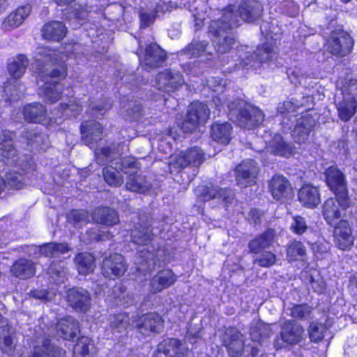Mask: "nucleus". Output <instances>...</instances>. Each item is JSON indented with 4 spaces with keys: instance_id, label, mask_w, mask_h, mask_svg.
Listing matches in <instances>:
<instances>
[{
    "instance_id": "49",
    "label": "nucleus",
    "mask_w": 357,
    "mask_h": 357,
    "mask_svg": "<svg viewBox=\"0 0 357 357\" xmlns=\"http://www.w3.org/2000/svg\"><path fill=\"white\" fill-rule=\"evenodd\" d=\"M103 174L105 181L111 186H119L123 183V178L116 168L108 167L104 169Z\"/></svg>"
},
{
    "instance_id": "1",
    "label": "nucleus",
    "mask_w": 357,
    "mask_h": 357,
    "mask_svg": "<svg viewBox=\"0 0 357 357\" xmlns=\"http://www.w3.org/2000/svg\"><path fill=\"white\" fill-rule=\"evenodd\" d=\"M262 5L255 0H244L236 10L230 6L222 11L221 19L213 21L209 26V33L214 37L213 42L219 53L228 52L235 44V40L227 30L239 25L240 20L244 22H255L262 15Z\"/></svg>"
},
{
    "instance_id": "15",
    "label": "nucleus",
    "mask_w": 357,
    "mask_h": 357,
    "mask_svg": "<svg viewBox=\"0 0 357 357\" xmlns=\"http://www.w3.org/2000/svg\"><path fill=\"white\" fill-rule=\"evenodd\" d=\"M56 332L64 340H73L80 333L79 322L70 315L64 316L56 324Z\"/></svg>"
},
{
    "instance_id": "41",
    "label": "nucleus",
    "mask_w": 357,
    "mask_h": 357,
    "mask_svg": "<svg viewBox=\"0 0 357 357\" xmlns=\"http://www.w3.org/2000/svg\"><path fill=\"white\" fill-rule=\"evenodd\" d=\"M212 199H218L224 202L225 206L229 208L234 201L232 191L227 190H217L216 188L208 190L204 195V201H208Z\"/></svg>"
},
{
    "instance_id": "64",
    "label": "nucleus",
    "mask_w": 357,
    "mask_h": 357,
    "mask_svg": "<svg viewBox=\"0 0 357 357\" xmlns=\"http://www.w3.org/2000/svg\"><path fill=\"white\" fill-rule=\"evenodd\" d=\"M221 98L220 97H218V96H215L213 98V102L215 105V107H217V109L220 111L222 107V105L220 103L221 102Z\"/></svg>"
},
{
    "instance_id": "32",
    "label": "nucleus",
    "mask_w": 357,
    "mask_h": 357,
    "mask_svg": "<svg viewBox=\"0 0 357 357\" xmlns=\"http://www.w3.org/2000/svg\"><path fill=\"white\" fill-rule=\"evenodd\" d=\"M266 151L273 155L287 158L292 155L294 153L292 146L287 143L280 135H275L268 142Z\"/></svg>"
},
{
    "instance_id": "31",
    "label": "nucleus",
    "mask_w": 357,
    "mask_h": 357,
    "mask_svg": "<svg viewBox=\"0 0 357 357\" xmlns=\"http://www.w3.org/2000/svg\"><path fill=\"white\" fill-rule=\"evenodd\" d=\"M66 350L52 344L49 338L44 339L40 345L35 346L32 352V357H66Z\"/></svg>"
},
{
    "instance_id": "55",
    "label": "nucleus",
    "mask_w": 357,
    "mask_h": 357,
    "mask_svg": "<svg viewBox=\"0 0 357 357\" xmlns=\"http://www.w3.org/2000/svg\"><path fill=\"white\" fill-rule=\"evenodd\" d=\"M264 213L258 209H251L248 213L246 219L248 221L253 223L261 222L264 220Z\"/></svg>"
},
{
    "instance_id": "42",
    "label": "nucleus",
    "mask_w": 357,
    "mask_h": 357,
    "mask_svg": "<svg viewBox=\"0 0 357 357\" xmlns=\"http://www.w3.org/2000/svg\"><path fill=\"white\" fill-rule=\"evenodd\" d=\"M290 316L294 318L293 320H307L311 318L313 307L307 303L294 304L290 308Z\"/></svg>"
},
{
    "instance_id": "29",
    "label": "nucleus",
    "mask_w": 357,
    "mask_h": 357,
    "mask_svg": "<svg viewBox=\"0 0 357 357\" xmlns=\"http://www.w3.org/2000/svg\"><path fill=\"white\" fill-rule=\"evenodd\" d=\"M31 10L30 5L18 7L4 19L1 28L6 31H8L18 27L29 15Z\"/></svg>"
},
{
    "instance_id": "57",
    "label": "nucleus",
    "mask_w": 357,
    "mask_h": 357,
    "mask_svg": "<svg viewBox=\"0 0 357 357\" xmlns=\"http://www.w3.org/2000/svg\"><path fill=\"white\" fill-rule=\"evenodd\" d=\"M206 84L208 88L215 91H222V89L224 87V86L222 85V80L215 77H211L208 79Z\"/></svg>"
},
{
    "instance_id": "23",
    "label": "nucleus",
    "mask_w": 357,
    "mask_h": 357,
    "mask_svg": "<svg viewBox=\"0 0 357 357\" xmlns=\"http://www.w3.org/2000/svg\"><path fill=\"white\" fill-rule=\"evenodd\" d=\"M98 349L94 340L86 335H81L73 347L72 357H97Z\"/></svg>"
},
{
    "instance_id": "4",
    "label": "nucleus",
    "mask_w": 357,
    "mask_h": 357,
    "mask_svg": "<svg viewBox=\"0 0 357 357\" xmlns=\"http://www.w3.org/2000/svg\"><path fill=\"white\" fill-rule=\"evenodd\" d=\"M305 340V328L295 320H285L280 326L278 337L273 341L276 351L294 347Z\"/></svg>"
},
{
    "instance_id": "34",
    "label": "nucleus",
    "mask_w": 357,
    "mask_h": 357,
    "mask_svg": "<svg viewBox=\"0 0 357 357\" xmlns=\"http://www.w3.org/2000/svg\"><path fill=\"white\" fill-rule=\"evenodd\" d=\"M287 260L289 263L303 261L306 259L307 252L304 244L298 240H290L285 245Z\"/></svg>"
},
{
    "instance_id": "37",
    "label": "nucleus",
    "mask_w": 357,
    "mask_h": 357,
    "mask_svg": "<svg viewBox=\"0 0 357 357\" xmlns=\"http://www.w3.org/2000/svg\"><path fill=\"white\" fill-rule=\"evenodd\" d=\"M232 128L228 123H214L211 126V137L215 142L226 145L231 140Z\"/></svg>"
},
{
    "instance_id": "35",
    "label": "nucleus",
    "mask_w": 357,
    "mask_h": 357,
    "mask_svg": "<svg viewBox=\"0 0 357 357\" xmlns=\"http://www.w3.org/2000/svg\"><path fill=\"white\" fill-rule=\"evenodd\" d=\"M152 225H134L130 229V241L136 245H146L151 243L153 234L151 229Z\"/></svg>"
},
{
    "instance_id": "10",
    "label": "nucleus",
    "mask_w": 357,
    "mask_h": 357,
    "mask_svg": "<svg viewBox=\"0 0 357 357\" xmlns=\"http://www.w3.org/2000/svg\"><path fill=\"white\" fill-rule=\"evenodd\" d=\"M353 46V40L344 31L333 32L326 44V48L331 54L344 56L349 54Z\"/></svg>"
},
{
    "instance_id": "33",
    "label": "nucleus",
    "mask_w": 357,
    "mask_h": 357,
    "mask_svg": "<svg viewBox=\"0 0 357 357\" xmlns=\"http://www.w3.org/2000/svg\"><path fill=\"white\" fill-rule=\"evenodd\" d=\"M70 250L68 243L48 242L40 245L38 252L40 257L46 258H55L66 254Z\"/></svg>"
},
{
    "instance_id": "58",
    "label": "nucleus",
    "mask_w": 357,
    "mask_h": 357,
    "mask_svg": "<svg viewBox=\"0 0 357 357\" xmlns=\"http://www.w3.org/2000/svg\"><path fill=\"white\" fill-rule=\"evenodd\" d=\"M291 230L296 234H303L307 230V225H291Z\"/></svg>"
},
{
    "instance_id": "59",
    "label": "nucleus",
    "mask_w": 357,
    "mask_h": 357,
    "mask_svg": "<svg viewBox=\"0 0 357 357\" xmlns=\"http://www.w3.org/2000/svg\"><path fill=\"white\" fill-rule=\"evenodd\" d=\"M75 20H84L85 17L87 16V13L85 10H83L82 9L79 11L77 9L76 10V12L73 14Z\"/></svg>"
},
{
    "instance_id": "53",
    "label": "nucleus",
    "mask_w": 357,
    "mask_h": 357,
    "mask_svg": "<svg viewBox=\"0 0 357 357\" xmlns=\"http://www.w3.org/2000/svg\"><path fill=\"white\" fill-rule=\"evenodd\" d=\"M87 218L88 213L84 210H73L66 215L68 223L84 222Z\"/></svg>"
},
{
    "instance_id": "61",
    "label": "nucleus",
    "mask_w": 357,
    "mask_h": 357,
    "mask_svg": "<svg viewBox=\"0 0 357 357\" xmlns=\"http://www.w3.org/2000/svg\"><path fill=\"white\" fill-rule=\"evenodd\" d=\"M3 343L5 347L11 349L13 345V338L10 335H6L3 339Z\"/></svg>"
},
{
    "instance_id": "50",
    "label": "nucleus",
    "mask_w": 357,
    "mask_h": 357,
    "mask_svg": "<svg viewBox=\"0 0 357 357\" xmlns=\"http://www.w3.org/2000/svg\"><path fill=\"white\" fill-rule=\"evenodd\" d=\"M277 257L271 251H264L261 255L255 259V262L263 268H269L275 264Z\"/></svg>"
},
{
    "instance_id": "43",
    "label": "nucleus",
    "mask_w": 357,
    "mask_h": 357,
    "mask_svg": "<svg viewBox=\"0 0 357 357\" xmlns=\"http://www.w3.org/2000/svg\"><path fill=\"white\" fill-rule=\"evenodd\" d=\"M150 183L145 181L144 178L139 175L131 174L126 182V188L134 192L144 193L150 188Z\"/></svg>"
},
{
    "instance_id": "24",
    "label": "nucleus",
    "mask_w": 357,
    "mask_h": 357,
    "mask_svg": "<svg viewBox=\"0 0 357 357\" xmlns=\"http://www.w3.org/2000/svg\"><path fill=\"white\" fill-rule=\"evenodd\" d=\"M297 197L302 206L310 208L317 207L321 202L319 190L312 184H303L298 190Z\"/></svg>"
},
{
    "instance_id": "51",
    "label": "nucleus",
    "mask_w": 357,
    "mask_h": 357,
    "mask_svg": "<svg viewBox=\"0 0 357 357\" xmlns=\"http://www.w3.org/2000/svg\"><path fill=\"white\" fill-rule=\"evenodd\" d=\"M97 214L100 215V221L96 220V223H116V212L111 208H104L97 211Z\"/></svg>"
},
{
    "instance_id": "19",
    "label": "nucleus",
    "mask_w": 357,
    "mask_h": 357,
    "mask_svg": "<svg viewBox=\"0 0 357 357\" xmlns=\"http://www.w3.org/2000/svg\"><path fill=\"white\" fill-rule=\"evenodd\" d=\"M183 82V78L178 72L165 70L158 75L155 86L158 90L170 92L181 86Z\"/></svg>"
},
{
    "instance_id": "54",
    "label": "nucleus",
    "mask_w": 357,
    "mask_h": 357,
    "mask_svg": "<svg viewBox=\"0 0 357 357\" xmlns=\"http://www.w3.org/2000/svg\"><path fill=\"white\" fill-rule=\"evenodd\" d=\"M160 12L159 7L157 8V10L155 12H147L142 11L140 13L139 17L141 20V25L143 27H147L150 26L154 21L157 13Z\"/></svg>"
},
{
    "instance_id": "46",
    "label": "nucleus",
    "mask_w": 357,
    "mask_h": 357,
    "mask_svg": "<svg viewBox=\"0 0 357 357\" xmlns=\"http://www.w3.org/2000/svg\"><path fill=\"white\" fill-rule=\"evenodd\" d=\"M68 103L62 104L61 109L62 112L59 111L56 114L59 115V117L55 118L54 122L56 124L60 123L61 119L63 116H75L77 114L79 113V112L81 110V106L77 102V101L74 99L69 100Z\"/></svg>"
},
{
    "instance_id": "7",
    "label": "nucleus",
    "mask_w": 357,
    "mask_h": 357,
    "mask_svg": "<svg viewBox=\"0 0 357 357\" xmlns=\"http://www.w3.org/2000/svg\"><path fill=\"white\" fill-rule=\"evenodd\" d=\"M238 54L241 59L240 66L242 67H247L248 66L250 68H257L260 67V64L262 66L266 62H272L273 59L275 57V53L273 51V44H264L262 47H259L255 53V60L252 61L250 57L252 56L249 52H244L243 48L238 50Z\"/></svg>"
},
{
    "instance_id": "48",
    "label": "nucleus",
    "mask_w": 357,
    "mask_h": 357,
    "mask_svg": "<svg viewBox=\"0 0 357 357\" xmlns=\"http://www.w3.org/2000/svg\"><path fill=\"white\" fill-rule=\"evenodd\" d=\"M129 324V314L127 312H119L112 315L109 326L112 329H116L118 332L126 330Z\"/></svg>"
},
{
    "instance_id": "28",
    "label": "nucleus",
    "mask_w": 357,
    "mask_h": 357,
    "mask_svg": "<svg viewBox=\"0 0 357 357\" xmlns=\"http://www.w3.org/2000/svg\"><path fill=\"white\" fill-rule=\"evenodd\" d=\"M102 127L95 121L84 122L81 126V133L84 143L91 149L101 139Z\"/></svg>"
},
{
    "instance_id": "16",
    "label": "nucleus",
    "mask_w": 357,
    "mask_h": 357,
    "mask_svg": "<svg viewBox=\"0 0 357 357\" xmlns=\"http://www.w3.org/2000/svg\"><path fill=\"white\" fill-rule=\"evenodd\" d=\"M10 272L14 278L17 279L22 280L31 279L36 273V263L29 259L18 258L10 267Z\"/></svg>"
},
{
    "instance_id": "47",
    "label": "nucleus",
    "mask_w": 357,
    "mask_h": 357,
    "mask_svg": "<svg viewBox=\"0 0 357 357\" xmlns=\"http://www.w3.org/2000/svg\"><path fill=\"white\" fill-rule=\"evenodd\" d=\"M206 49V45L203 42L197 40L192 41L189 46L181 53V57L191 59L192 56L197 57L202 56Z\"/></svg>"
},
{
    "instance_id": "39",
    "label": "nucleus",
    "mask_w": 357,
    "mask_h": 357,
    "mask_svg": "<svg viewBox=\"0 0 357 357\" xmlns=\"http://www.w3.org/2000/svg\"><path fill=\"white\" fill-rule=\"evenodd\" d=\"M313 126L314 121L309 116H305L300 119L294 130L295 141L298 144L305 143Z\"/></svg>"
},
{
    "instance_id": "22",
    "label": "nucleus",
    "mask_w": 357,
    "mask_h": 357,
    "mask_svg": "<svg viewBox=\"0 0 357 357\" xmlns=\"http://www.w3.org/2000/svg\"><path fill=\"white\" fill-rule=\"evenodd\" d=\"M165 59L164 51L155 43L149 45L145 50L139 54L140 63L151 68L158 66Z\"/></svg>"
},
{
    "instance_id": "8",
    "label": "nucleus",
    "mask_w": 357,
    "mask_h": 357,
    "mask_svg": "<svg viewBox=\"0 0 357 357\" xmlns=\"http://www.w3.org/2000/svg\"><path fill=\"white\" fill-rule=\"evenodd\" d=\"M209 109L202 102H194L190 105L186 119L181 126L184 132H191L197 129L199 125L204 123L209 117Z\"/></svg>"
},
{
    "instance_id": "9",
    "label": "nucleus",
    "mask_w": 357,
    "mask_h": 357,
    "mask_svg": "<svg viewBox=\"0 0 357 357\" xmlns=\"http://www.w3.org/2000/svg\"><path fill=\"white\" fill-rule=\"evenodd\" d=\"M326 180L328 186L336 197L341 198L342 206L346 204L347 188L343 174L335 167H331L326 170Z\"/></svg>"
},
{
    "instance_id": "13",
    "label": "nucleus",
    "mask_w": 357,
    "mask_h": 357,
    "mask_svg": "<svg viewBox=\"0 0 357 357\" xmlns=\"http://www.w3.org/2000/svg\"><path fill=\"white\" fill-rule=\"evenodd\" d=\"M259 168L257 163L248 160L243 161L236 168V180L241 188H246L256 183Z\"/></svg>"
},
{
    "instance_id": "44",
    "label": "nucleus",
    "mask_w": 357,
    "mask_h": 357,
    "mask_svg": "<svg viewBox=\"0 0 357 357\" xmlns=\"http://www.w3.org/2000/svg\"><path fill=\"white\" fill-rule=\"evenodd\" d=\"M11 188L20 189L24 185V177L21 174L17 172H9L6 174V181L0 175V193L4 189L6 185Z\"/></svg>"
},
{
    "instance_id": "27",
    "label": "nucleus",
    "mask_w": 357,
    "mask_h": 357,
    "mask_svg": "<svg viewBox=\"0 0 357 357\" xmlns=\"http://www.w3.org/2000/svg\"><path fill=\"white\" fill-rule=\"evenodd\" d=\"M333 237L340 250H349L353 246L354 238L349 225H335Z\"/></svg>"
},
{
    "instance_id": "38",
    "label": "nucleus",
    "mask_w": 357,
    "mask_h": 357,
    "mask_svg": "<svg viewBox=\"0 0 357 357\" xmlns=\"http://www.w3.org/2000/svg\"><path fill=\"white\" fill-rule=\"evenodd\" d=\"M66 34V28L60 22L53 21L45 24L43 29V36L45 38L59 41Z\"/></svg>"
},
{
    "instance_id": "21",
    "label": "nucleus",
    "mask_w": 357,
    "mask_h": 357,
    "mask_svg": "<svg viewBox=\"0 0 357 357\" xmlns=\"http://www.w3.org/2000/svg\"><path fill=\"white\" fill-rule=\"evenodd\" d=\"M349 91L351 96L346 97L344 93V100L337 106L339 116L344 121H349L356 112V102L354 95L357 91V80L349 85Z\"/></svg>"
},
{
    "instance_id": "56",
    "label": "nucleus",
    "mask_w": 357,
    "mask_h": 357,
    "mask_svg": "<svg viewBox=\"0 0 357 357\" xmlns=\"http://www.w3.org/2000/svg\"><path fill=\"white\" fill-rule=\"evenodd\" d=\"M3 149H2V156L6 158L7 160L12 158L16 155V150L13 147L12 144L9 142H6V144L3 145Z\"/></svg>"
},
{
    "instance_id": "12",
    "label": "nucleus",
    "mask_w": 357,
    "mask_h": 357,
    "mask_svg": "<svg viewBox=\"0 0 357 357\" xmlns=\"http://www.w3.org/2000/svg\"><path fill=\"white\" fill-rule=\"evenodd\" d=\"M68 305L77 312L86 313L91 307V298L88 291L70 288L66 292Z\"/></svg>"
},
{
    "instance_id": "3",
    "label": "nucleus",
    "mask_w": 357,
    "mask_h": 357,
    "mask_svg": "<svg viewBox=\"0 0 357 357\" xmlns=\"http://www.w3.org/2000/svg\"><path fill=\"white\" fill-rule=\"evenodd\" d=\"M230 119L241 127L251 129L264 121V116L258 108L247 105L243 101L228 105Z\"/></svg>"
},
{
    "instance_id": "40",
    "label": "nucleus",
    "mask_w": 357,
    "mask_h": 357,
    "mask_svg": "<svg viewBox=\"0 0 357 357\" xmlns=\"http://www.w3.org/2000/svg\"><path fill=\"white\" fill-rule=\"evenodd\" d=\"M24 116L26 121L33 123H45V109L40 104L29 105L24 107Z\"/></svg>"
},
{
    "instance_id": "11",
    "label": "nucleus",
    "mask_w": 357,
    "mask_h": 357,
    "mask_svg": "<svg viewBox=\"0 0 357 357\" xmlns=\"http://www.w3.org/2000/svg\"><path fill=\"white\" fill-rule=\"evenodd\" d=\"M204 160V153L201 149L195 147L188 150L186 152H180L174 153L170 157L169 169L184 167L188 165L192 164L194 165H199Z\"/></svg>"
},
{
    "instance_id": "60",
    "label": "nucleus",
    "mask_w": 357,
    "mask_h": 357,
    "mask_svg": "<svg viewBox=\"0 0 357 357\" xmlns=\"http://www.w3.org/2000/svg\"><path fill=\"white\" fill-rule=\"evenodd\" d=\"M123 171H125L126 169V165L130 166V168H135L136 162L134 161L132 158H128L123 162Z\"/></svg>"
},
{
    "instance_id": "52",
    "label": "nucleus",
    "mask_w": 357,
    "mask_h": 357,
    "mask_svg": "<svg viewBox=\"0 0 357 357\" xmlns=\"http://www.w3.org/2000/svg\"><path fill=\"white\" fill-rule=\"evenodd\" d=\"M142 107L139 104L130 102L125 108L124 116L130 121L137 120L141 116Z\"/></svg>"
},
{
    "instance_id": "5",
    "label": "nucleus",
    "mask_w": 357,
    "mask_h": 357,
    "mask_svg": "<svg viewBox=\"0 0 357 357\" xmlns=\"http://www.w3.org/2000/svg\"><path fill=\"white\" fill-rule=\"evenodd\" d=\"M132 326L143 337L160 334L165 326V320L157 312H147L132 319Z\"/></svg>"
},
{
    "instance_id": "30",
    "label": "nucleus",
    "mask_w": 357,
    "mask_h": 357,
    "mask_svg": "<svg viewBox=\"0 0 357 357\" xmlns=\"http://www.w3.org/2000/svg\"><path fill=\"white\" fill-rule=\"evenodd\" d=\"M341 198L336 197L335 199H328L323 206V215L326 222H331L338 220L342 215V211L348 206V198L347 197L346 204L342 206Z\"/></svg>"
},
{
    "instance_id": "6",
    "label": "nucleus",
    "mask_w": 357,
    "mask_h": 357,
    "mask_svg": "<svg viewBox=\"0 0 357 357\" xmlns=\"http://www.w3.org/2000/svg\"><path fill=\"white\" fill-rule=\"evenodd\" d=\"M128 271L125 257L119 253H112L103 258L100 273L107 279L115 280L123 276Z\"/></svg>"
},
{
    "instance_id": "2",
    "label": "nucleus",
    "mask_w": 357,
    "mask_h": 357,
    "mask_svg": "<svg viewBox=\"0 0 357 357\" xmlns=\"http://www.w3.org/2000/svg\"><path fill=\"white\" fill-rule=\"evenodd\" d=\"M66 53L40 47L36 54V66L39 67L38 93L46 101L54 102L61 97L62 85L56 79L66 75Z\"/></svg>"
},
{
    "instance_id": "36",
    "label": "nucleus",
    "mask_w": 357,
    "mask_h": 357,
    "mask_svg": "<svg viewBox=\"0 0 357 357\" xmlns=\"http://www.w3.org/2000/svg\"><path fill=\"white\" fill-rule=\"evenodd\" d=\"M234 333L230 334L223 342V346L230 357H242L244 353V344L239 339L240 332L232 328Z\"/></svg>"
},
{
    "instance_id": "17",
    "label": "nucleus",
    "mask_w": 357,
    "mask_h": 357,
    "mask_svg": "<svg viewBox=\"0 0 357 357\" xmlns=\"http://www.w3.org/2000/svg\"><path fill=\"white\" fill-rule=\"evenodd\" d=\"M176 280L177 276L172 269L160 270L150 281V291L153 294L160 293L174 285Z\"/></svg>"
},
{
    "instance_id": "26",
    "label": "nucleus",
    "mask_w": 357,
    "mask_h": 357,
    "mask_svg": "<svg viewBox=\"0 0 357 357\" xmlns=\"http://www.w3.org/2000/svg\"><path fill=\"white\" fill-rule=\"evenodd\" d=\"M96 261L94 255L86 251L77 252L74 257V264L78 273L84 276L93 273L96 267Z\"/></svg>"
},
{
    "instance_id": "63",
    "label": "nucleus",
    "mask_w": 357,
    "mask_h": 357,
    "mask_svg": "<svg viewBox=\"0 0 357 357\" xmlns=\"http://www.w3.org/2000/svg\"><path fill=\"white\" fill-rule=\"evenodd\" d=\"M109 149L108 148H104V149H96L95 150V155H96V157H99V155L100 154H102L103 155H105V157H107L108 155H109Z\"/></svg>"
},
{
    "instance_id": "62",
    "label": "nucleus",
    "mask_w": 357,
    "mask_h": 357,
    "mask_svg": "<svg viewBox=\"0 0 357 357\" xmlns=\"http://www.w3.org/2000/svg\"><path fill=\"white\" fill-rule=\"evenodd\" d=\"M289 218L294 220V222H295L294 223H296V224L305 222L304 218L301 216H298V215L293 216L291 215H288V218H287V221H289L290 220Z\"/></svg>"
},
{
    "instance_id": "45",
    "label": "nucleus",
    "mask_w": 357,
    "mask_h": 357,
    "mask_svg": "<svg viewBox=\"0 0 357 357\" xmlns=\"http://www.w3.org/2000/svg\"><path fill=\"white\" fill-rule=\"evenodd\" d=\"M326 326L324 324L312 321L308 327V335L311 342L319 343L324 338L326 332Z\"/></svg>"
},
{
    "instance_id": "14",
    "label": "nucleus",
    "mask_w": 357,
    "mask_h": 357,
    "mask_svg": "<svg viewBox=\"0 0 357 357\" xmlns=\"http://www.w3.org/2000/svg\"><path fill=\"white\" fill-rule=\"evenodd\" d=\"M269 190L273 197L281 202L290 200L294 197V191L289 181L282 176H275L269 183Z\"/></svg>"
},
{
    "instance_id": "25",
    "label": "nucleus",
    "mask_w": 357,
    "mask_h": 357,
    "mask_svg": "<svg viewBox=\"0 0 357 357\" xmlns=\"http://www.w3.org/2000/svg\"><path fill=\"white\" fill-rule=\"evenodd\" d=\"M157 351L166 357H179L184 352H188V349L183 347L182 342L178 338L167 337L158 344Z\"/></svg>"
},
{
    "instance_id": "20",
    "label": "nucleus",
    "mask_w": 357,
    "mask_h": 357,
    "mask_svg": "<svg viewBox=\"0 0 357 357\" xmlns=\"http://www.w3.org/2000/svg\"><path fill=\"white\" fill-rule=\"evenodd\" d=\"M28 61L25 56L19 55L13 61L8 64V68L10 78L5 86V91L11 93L12 86L15 89L18 84L16 80L21 77L25 72Z\"/></svg>"
},
{
    "instance_id": "18",
    "label": "nucleus",
    "mask_w": 357,
    "mask_h": 357,
    "mask_svg": "<svg viewBox=\"0 0 357 357\" xmlns=\"http://www.w3.org/2000/svg\"><path fill=\"white\" fill-rule=\"evenodd\" d=\"M277 234L274 229L268 228L257 235L248 243L249 251L252 254H259L274 244Z\"/></svg>"
}]
</instances>
